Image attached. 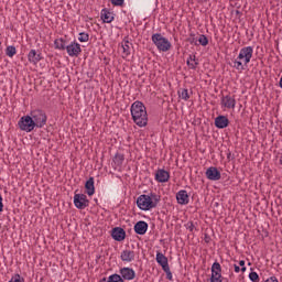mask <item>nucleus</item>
<instances>
[{
    "label": "nucleus",
    "mask_w": 282,
    "mask_h": 282,
    "mask_svg": "<svg viewBox=\"0 0 282 282\" xmlns=\"http://www.w3.org/2000/svg\"><path fill=\"white\" fill-rule=\"evenodd\" d=\"M234 268H235V272L237 273L241 272V268H239V265L235 264Z\"/></svg>",
    "instance_id": "obj_38"
},
{
    "label": "nucleus",
    "mask_w": 282,
    "mask_h": 282,
    "mask_svg": "<svg viewBox=\"0 0 282 282\" xmlns=\"http://www.w3.org/2000/svg\"><path fill=\"white\" fill-rule=\"evenodd\" d=\"M120 259L126 263H131V261H134L135 259V251L126 249L121 252Z\"/></svg>",
    "instance_id": "obj_18"
},
{
    "label": "nucleus",
    "mask_w": 282,
    "mask_h": 282,
    "mask_svg": "<svg viewBox=\"0 0 282 282\" xmlns=\"http://www.w3.org/2000/svg\"><path fill=\"white\" fill-rule=\"evenodd\" d=\"M82 52H83V48L80 47L78 42H70L69 44L66 45V53L72 58L74 57L77 58V56H80Z\"/></svg>",
    "instance_id": "obj_9"
},
{
    "label": "nucleus",
    "mask_w": 282,
    "mask_h": 282,
    "mask_svg": "<svg viewBox=\"0 0 282 282\" xmlns=\"http://www.w3.org/2000/svg\"><path fill=\"white\" fill-rule=\"evenodd\" d=\"M265 282H279V280L276 279V276H271L267 279Z\"/></svg>",
    "instance_id": "obj_36"
},
{
    "label": "nucleus",
    "mask_w": 282,
    "mask_h": 282,
    "mask_svg": "<svg viewBox=\"0 0 282 282\" xmlns=\"http://www.w3.org/2000/svg\"><path fill=\"white\" fill-rule=\"evenodd\" d=\"M132 50H133V43H131L129 40H123L119 44V52L122 58H129V56H131Z\"/></svg>",
    "instance_id": "obj_7"
},
{
    "label": "nucleus",
    "mask_w": 282,
    "mask_h": 282,
    "mask_svg": "<svg viewBox=\"0 0 282 282\" xmlns=\"http://www.w3.org/2000/svg\"><path fill=\"white\" fill-rule=\"evenodd\" d=\"M156 182L164 184L169 180H171V174L166 170H158L155 173Z\"/></svg>",
    "instance_id": "obj_15"
},
{
    "label": "nucleus",
    "mask_w": 282,
    "mask_h": 282,
    "mask_svg": "<svg viewBox=\"0 0 282 282\" xmlns=\"http://www.w3.org/2000/svg\"><path fill=\"white\" fill-rule=\"evenodd\" d=\"M198 43H200L203 47H206V45H208V37H206V35H200L198 39Z\"/></svg>",
    "instance_id": "obj_31"
},
{
    "label": "nucleus",
    "mask_w": 282,
    "mask_h": 282,
    "mask_svg": "<svg viewBox=\"0 0 282 282\" xmlns=\"http://www.w3.org/2000/svg\"><path fill=\"white\" fill-rule=\"evenodd\" d=\"M18 127L21 131H25L26 133H30L34 131L36 126L34 124V121L32 120V117L30 116H23L20 118L18 122Z\"/></svg>",
    "instance_id": "obj_6"
},
{
    "label": "nucleus",
    "mask_w": 282,
    "mask_h": 282,
    "mask_svg": "<svg viewBox=\"0 0 282 282\" xmlns=\"http://www.w3.org/2000/svg\"><path fill=\"white\" fill-rule=\"evenodd\" d=\"M230 124V120L226 116H218L215 118V127L217 129H226Z\"/></svg>",
    "instance_id": "obj_17"
},
{
    "label": "nucleus",
    "mask_w": 282,
    "mask_h": 282,
    "mask_svg": "<svg viewBox=\"0 0 282 282\" xmlns=\"http://www.w3.org/2000/svg\"><path fill=\"white\" fill-rule=\"evenodd\" d=\"M112 6L122 7L124 6V0H111Z\"/></svg>",
    "instance_id": "obj_34"
},
{
    "label": "nucleus",
    "mask_w": 282,
    "mask_h": 282,
    "mask_svg": "<svg viewBox=\"0 0 282 282\" xmlns=\"http://www.w3.org/2000/svg\"><path fill=\"white\" fill-rule=\"evenodd\" d=\"M78 41L80 43H87V41H89V34L85 32L79 33Z\"/></svg>",
    "instance_id": "obj_30"
},
{
    "label": "nucleus",
    "mask_w": 282,
    "mask_h": 282,
    "mask_svg": "<svg viewBox=\"0 0 282 282\" xmlns=\"http://www.w3.org/2000/svg\"><path fill=\"white\" fill-rule=\"evenodd\" d=\"M241 272H246V267H241Z\"/></svg>",
    "instance_id": "obj_40"
},
{
    "label": "nucleus",
    "mask_w": 282,
    "mask_h": 282,
    "mask_svg": "<svg viewBox=\"0 0 282 282\" xmlns=\"http://www.w3.org/2000/svg\"><path fill=\"white\" fill-rule=\"evenodd\" d=\"M130 111L132 120L137 127H147V124H149V115L147 113V107L142 101H134Z\"/></svg>",
    "instance_id": "obj_1"
},
{
    "label": "nucleus",
    "mask_w": 282,
    "mask_h": 282,
    "mask_svg": "<svg viewBox=\"0 0 282 282\" xmlns=\"http://www.w3.org/2000/svg\"><path fill=\"white\" fill-rule=\"evenodd\" d=\"M160 204V196L152 194L151 196L142 194L137 199V206L140 210H151Z\"/></svg>",
    "instance_id": "obj_3"
},
{
    "label": "nucleus",
    "mask_w": 282,
    "mask_h": 282,
    "mask_svg": "<svg viewBox=\"0 0 282 282\" xmlns=\"http://www.w3.org/2000/svg\"><path fill=\"white\" fill-rule=\"evenodd\" d=\"M0 213H3V197L0 195Z\"/></svg>",
    "instance_id": "obj_37"
},
{
    "label": "nucleus",
    "mask_w": 282,
    "mask_h": 282,
    "mask_svg": "<svg viewBox=\"0 0 282 282\" xmlns=\"http://www.w3.org/2000/svg\"><path fill=\"white\" fill-rule=\"evenodd\" d=\"M163 271L165 272L166 274V279L169 281H173V273H171V267H167V269H163Z\"/></svg>",
    "instance_id": "obj_32"
},
{
    "label": "nucleus",
    "mask_w": 282,
    "mask_h": 282,
    "mask_svg": "<svg viewBox=\"0 0 282 282\" xmlns=\"http://www.w3.org/2000/svg\"><path fill=\"white\" fill-rule=\"evenodd\" d=\"M177 95H178V98H181V100H189L191 99V94L188 93V89L186 88H180L177 90Z\"/></svg>",
    "instance_id": "obj_25"
},
{
    "label": "nucleus",
    "mask_w": 282,
    "mask_h": 282,
    "mask_svg": "<svg viewBox=\"0 0 282 282\" xmlns=\"http://www.w3.org/2000/svg\"><path fill=\"white\" fill-rule=\"evenodd\" d=\"M239 265H240V267H245V265H246V261L240 260V261H239Z\"/></svg>",
    "instance_id": "obj_39"
},
{
    "label": "nucleus",
    "mask_w": 282,
    "mask_h": 282,
    "mask_svg": "<svg viewBox=\"0 0 282 282\" xmlns=\"http://www.w3.org/2000/svg\"><path fill=\"white\" fill-rule=\"evenodd\" d=\"M111 237L115 241H124L127 238V231L122 227H115L111 231Z\"/></svg>",
    "instance_id": "obj_13"
},
{
    "label": "nucleus",
    "mask_w": 282,
    "mask_h": 282,
    "mask_svg": "<svg viewBox=\"0 0 282 282\" xmlns=\"http://www.w3.org/2000/svg\"><path fill=\"white\" fill-rule=\"evenodd\" d=\"M6 54H7V56H9V58H12V56H14V54H17V47L8 46L6 50Z\"/></svg>",
    "instance_id": "obj_27"
},
{
    "label": "nucleus",
    "mask_w": 282,
    "mask_h": 282,
    "mask_svg": "<svg viewBox=\"0 0 282 282\" xmlns=\"http://www.w3.org/2000/svg\"><path fill=\"white\" fill-rule=\"evenodd\" d=\"M30 117L37 129H43L47 124V115L41 109L32 110Z\"/></svg>",
    "instance_id": "obj_5"
},
{
    "label": "nucleus",
    "mask_w": 282,
    "mask_h": 282,
    "mask_svg": "<svg viewBox=\"0 0 282 282\" xmlns=\"http://www.w3.org/2000/svg\"><path fill=\"white\" fill-rule=\"evenodd\" d=\"M120 274L126 281H133L135 279V271L131 268L120 269Z\"/></svg>",
    "instance_id": "obj_16"
},
{
    "label": "nucleus",
    "mask_w": 282,
    "mask_h": 282,
    "mask_svg": "<svg viewBox=\"0 0 282 282\" xmlns=\"http://www.w3.org/2000/svg\"><path fill=\"white\" fill-rule=\"evenodd\" d=\"M147 230H149V224L145 221L140 220L134 225V232L137 235H147Z\"/></svg>",
    "instance_id": "obj_20"
},
{
    "label": "nucleus",
    "mask_w": 282,
    "mask_h": 282,
    "mask_svg": "<svg viewBox=\"0 0 282 282\" xmlns=\"http://www.w3.org/2000/svg\"><path fill=\"white\" fill-rule=\"evenodd\" d=\"M108 282H124V280L119 274H112L108 278Z\"/></svg>",
    "instance_id": "obj_29"
},
{
    "label": "nucleus",
    "mask_w": 282,
    "mask_h": 282,
    "mask_svg": "<svg viewBox=\"0 0 282 282\" xmlns=\"http://www.w3.org/2000/svg\"><path fill=\"white\" fill-rule=\"evenodd\" d=\"M205 175L207 180H210L212 182H217L221 180V172H219V170H217V167L215 166L207 169Z\"/></svg>",
    "instance_id": "obj_12"
},
{
    "label": "nucleus",
    "mask_w": 282,
    "mask_h": 282,
    "mask_svg": "<svg viewBox=\"0 0 282 282\" xmlns=\"http://www.w3.org/2000/svg\"><path fill=\"white\" fill-rule=\"evenodd\" d=\"M74 205L79 210H85L87 206H89V199H87V195L85 194H75L74 195Z\"/></svg>",
    "instance_id": "obj_8"
},
{
    "label": "nucleus",
    "mask_w": 282,
    "mask_h": 282,
    "mask_svg": "<svg viewBox=\"0 0 282 282\" xmlns=\"http://www.w3.org/2000/svg\"><path fill=\"white\" fill-rule=\"evenodd\" d=\"M176 200L177 204H180L181 206H186V204H188L189 202L188 192H186V189H181L180 192H177Z\"/></svg>",
    "instance_id": "obj_14"
},
{
    "label": "nucleus",
    "mask_w": 282,
    "mask_h": 282,
    "mask_svg": "<svg viewBox=\"0 0 282 282\" xmlns=\"http://www.w3.org/2000/svg\"><path fill=\"white\" fill-rule=\"evenodd\" d=\"M28 58L30 63H39L43 58V54L41 53L40 50H31L28 54Z\"/></svg>",
    "instance_id": "obj_19"
},
{
    "label": "nucleus",
    "mask_w": 282,
    "mask_h": 282,
    "mask_svg": "<svg viewBox=\"0 0 282 282\" xmlns=\"http://www.w3.org/2000/svg\"><path fill=\"white\" fill-rule=\"evenodd\" d=\"M227 158H230V153L228 154V156Z\"/></svg>",
    "instance_id": "obj_41"
},
{
    "label": "nucleus",
    "mask_w": 282,
    "mask_h": 282,
    "mask_svg": "<svg viewBox=\"0 0 282 282\" xmlns=\"http://www.w3.org/2000/svg\"><path fill=\"white\" fill-rule=\"evenodd\" d=\"M86 193L91 197L96 193V187L94 186V177H89L85 184Z\"/></svg>",
    "instance_id": "obj_22"
},
{
    "label": "nucleus",
    "mask_w": 282,
    "mask_h": 282,
    "mask_svg": "<svg viewBox=\"0 0 282 282\" xmlns=\"http://www.w3.org/2000/svg\"><path fill=\"white\" fill-rule=\"evenodd\" d=\"M113 162L117 166H122L124 162V154L117 153L113 158Z\"/></svg>",
    "instance_id": "obj_26"
},
{
    "label": "nucleus",
    "mask_w": 282,
    "mask_h": 282,
    "mask_svg": "<svg viewBox=\"0 0 282 282\" xmlns=\"http://www.w3.org/2000/svg\"><path fill=\"white\" fill-rule=\"evenodd\" d=\"M187 65L189 69H195V67H197V61H195V57L189 56V58H187Z\"/></svg>",
    "instance_id": "obj_28"
},
{
    "label": "nucleus",
    "mask_w": 282,
    "mask_h": 282,
    "mask_svg": "<svg viewBox=\"0 0 282 282\" xmlns=\"http://www.w3.org/2000/svg\"><path fill=\"white\" fill-rule=\"evenodd\" d=\"M249 279L252 282H259V274L257 272L249 273Z\"/></svg>",
    "instance_id": "obj_33"
},
{
    "label": "nucleus",
    "mask_w": 282,
    "mask_h": 282,
    "mask_svg": "<svg viewBox=\"0 0 282 282\" xmlns=\"http://www.w3.org/2000/svg\"><path fill=\"white\" fill-rule=\"evenodd\" d=\"M220 105L221 107H225V109H235L237 100L235 99V97L226 95L221 97Z\"/></svg>",
    "instance_id": "obj_11"
},
{
    "label": "nucleus",
    "mask_w": 282,
    "mask_h": 282,
    "mask_svg": "<svg viewBox=\"0 0 282 282\" xmlns=\"http://www.w3.org/2000/svg\"><path fill=\"white\" fill-rule=\"evenodd\" d=\"M101 20L104 23H111L113 21V13L107 9L101 10Z\"/></svg>",
    "instance_id": "obj_23"
},
{
    "label": "nucleus",
    "mask_w": 282,
    "mask_h": 282,
    "mask_svg": "<svg viewBox=\"0 0 282 282\" xmlns=\"http://www.w3.org/2000/svg\"><path fill=\"white\" fill-rule=\"evenodd\" d=\"M152 43L155 45L159 52H169V50L172 47L171 41L160 33H154L152 35Z\"/></svg>",
    "instance_id": "obj_4"
},
{
    "label": "nucleus",
    "mask_w": 282,
    "mask_h": 282,
    "mask_svg": "<svg viewBox=\"0 0 282 282\" xmlns=\"http://www.w3.org/2000/svg\"><path fill=\"white\" fill-rule=\"evenodd\" d=\"M252 54H254V48L252 46L242 47L234 63V67H236V69H245L246 65L252 59Z\"/></svg>",
    "instance_id": "obj_2"
},
{
    "label": "nucleus",
    "mask_w": 282,
    "mask_h": 282,
    "mask_svg": "<svg viewBox=\"0 0 282 282\" xmlns=\"http://www.w3.org/2000/svg\"><path fill=\"white\" fill-rule=\"evenodd\" d=\"M156 262L161 265L162 270H169V258L162 252L156 253Z\"/></svg>",
    "instance_id": "obj_21"
},
{
    "label": "nucleus",
    "mask_w": 282,
    "mask_h": 282,
    "mask_svg": "<svg viewBox=\"0 0 282 282\" xmlns=\"http://www.w3.org/2000/svg\"><path fill=\"white\" fill-rule=\"evenodd\" d=\"M194 228L195 225H193V221L187 223V230H189V232H193Z\"/></svg>",
    "instance_id": "obj_35"
},
{
    "label": "nucleus",
    "mask_w": 282,
    "mask_h": 282,
    "mask_svg": "<svg viewBox=\"0 0 282 282\" xmlns=\"http://www.w3.org/2000/svg\"><path fill=\"white\" fill-rule=\"evenodd\" d=\"M54 47L55 50L65 51L67 50V42L64 39H56L54 41Z\"/></svg>",
    "instance_id": "obj_24"
},
{
    "label": "nucleus",
    "mask_w": 282,
    "mask_h": 282,
    "mask_svg": "<svg viewBox=\"0 0 282 282\" xmlns=\"http://www.w3.org/2000/svg\"><path fill=\"white\" fill-rule=\"evenodd\" d=\"M224 279L221 276V264L219 262H214L212 265V276L210 282H223Z\"/></svg>",
    "instance_id": "obj_10"
}]
</instances>
